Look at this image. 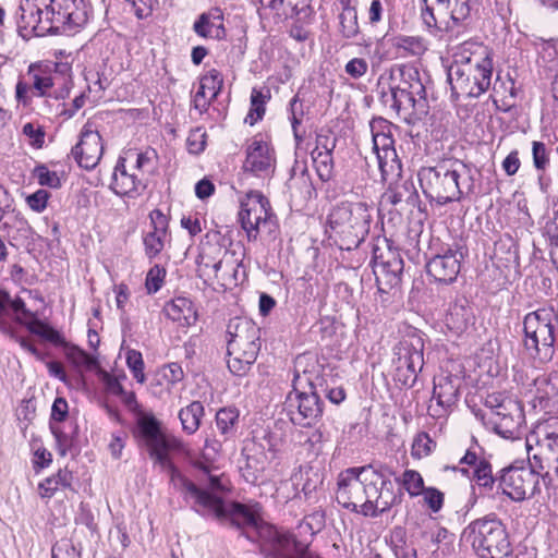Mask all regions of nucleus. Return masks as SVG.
<instances>
[{
  "mask_svg": "<svg viewBox=\"0 0 558 558\" xmlns=\"http://www.w3.org/2000/svg\"><path fill=\"white\" fill-rule=\"evenodd\" d=\"M140 433L145 441L150 459L170 476L173 488L181 493L187 502H191L196 512L202 515L214 517L218 520H229L236 526H257V510L242 504H226L215 494L225 489L222 477L204 466L208 476V492L196 486L183 476L172 463L169 452H187L186 444L178 436L163 432L160 422L154 416H144L138 421Z\"/></svg>",
  "mask_w": 558,
  "mask_h": 558,
  "instance_id": "nucleus-1",
  "label": "nucleus"
},
{
  "mask_svg": "<svg viewBox=\"0 0 558 558\" xmlns=\"http://www.w3.org/2000/svg\"><path fill=\"white\" fill-rule=\"evenodd\" d=\"M493 60L490 50L477 41H464L454 49L453 62L448 69L452 95L478 97L492 84Z\"/></svg>",
  "mask_w": 558,
  "mask_h": 558,
  "instance_id": "nucleus-2",
  "label": "nucleus"
},
{
  "mask_svg": "<svg viewBox=\"0 0 558 558\" xmlns=\"http://www.w3.org/2000/svg\"><path fill=\"white\" fill-rule=\"evenodd\" d=\"M418 180L425 196L439 205L459 202L475 189L474 172L462 162L422 168Z\"/></svg>",
  "mask_w": 558,
  "mask_h": 558,
  "instance_id": "nucleus-3",
  "label": "nucleus"
},
{
  "mask_svg": "<svg viewBox=\"0 0 558 558\" xmlns=\"http://www.w3.org/2000/svg\"><path fill=\"white\" fill-rule=\"evenodd\" d=\"M260 329L248 318L235 317L227 327V365L235 376H245L260 351Z\"/></svg>",
  "mask_w": 558,
  "mask_h": 558,
  "instance_id": "nucleus-4",
  "label": "nucleus"
},
{
  "mask_svg": "<svg viewBox=\"0 0 558 558\" xmlns=\"http://www.w3.org/2000/svg\"><path fill=\"white\" fill-rule=\"evenodd\" d=\"M530 464L545 476L558 475V417L538 422L525 438Z\"/></svg>",
  "mask_w": 558,
  "mask_h": 558,
  "instance_id": "nucleus-5",
  "label": "nucleus"
},
{
  "mask_svg": "<svg viewBox=\"0 0 558 558\" xmlns=\"http://www.w3.org/2000/svg\"><path fill=\"white\" fill-rule=\"evenodd\" d=\"M557 324L558 313L553 306L537 308L523 319L524 345L541 361H549L555 354Z\"/></svg>",
  "mask_w": 558,
  "mask_h": 558,
  "instance_id": "nucleus-6",
  "label": "nucleus"
},
{
  "mask_svg": "<svg viewBox=\"0 0 558 558\" xmlns=\"http://www.w3.org/2000/svg\"><path fill=\"white\" fill-rule=\"evenodd\" d=\"M480 558H511V545L502 523L495 519L472 522L463 533Z\"/></svg>",
  "mask_w": 558,
  "mask_h": 558,
  "instance_id": "nucleus-7",
  "label": "nucleus"
},
{
  "mask_svg": "<svg viewBox=\"0 0 558 558\" xmlns=\"http://www.w3.org/2000/svg\"><path fill=\"white\" fill-rule=\"evenodd\" d=\"M372 214L364 202H341L328 215L331 230L347 240L349 245H357L369 231Z\"/></svg>",
  "mask_w": 558,
  "mask_h": 558,
  "instance_id": "nucleus-8",
  "label": "nucleus"
},
{
  "mask_svg": "<svg viewBox=\"0 0 558 558\" xmlns=\"http://www.w3.org/2000/svg\"><path fill=\"white\" fill-rule=\"evenodd\" d=\"M365 469L364 486H366L368 504H364V515L377 517L399 501L391 480L393 472L384 465L369 464L365 465Z\"/></svg>",
  "mask_w": 558,
  "mask_h": 558,
  "instance_id": "nucleus-9",
  "label": "nucleus"
},
{
  "mask_svg": "<svg viewBox=\"0 0 558 558\" xmlns=\"http://www.w3.org/2000/svg\"><path fill=\"white\" fill-rule=\"evenodd\" d=\"M424 366V341L411 333L402 338L393 349V379L403 387H412Z\"/></svg>",
  "mask_w": 558,
  "mask_h": 558,
  "instance_id": "nucleus-10",
  "label": "nucleus"
},
{
  "mask_svg": "<svg viewBox=\"0 0 558 558\" xmlns=\"http://www.w3.org/2000/svg\"><path fill=\"white\" fill-rule=\"evenodd\" d=\"M486 407L492 410L490 422L494 430L506 439H515L524 423L523 409L517 400L500 392L486 397Z\"/></svg>",
  "mask_w": 558,
  "mask_h": 558,
  "instance_id": "nucleus-11",
  "label": "nucleus"
},
{
  "mask_svg": "<svg viewBox=\"0 0 558 558\" xmlns=\"http://www.w3.org/2000/svg\"><path fill=\"white\" fill-rule=\"evenodd\" d=\"M239 220L250 241L271 222L269 201L259 191H248L239 197Z\"/></svg>",
  "mask_w": 558,
  "mask_h": 558,
  "instance_id": "nucleus-12",
  "label": "nucleus"
},
{
  "mask_svg": "<svg viewBox=\"0 0 558 558\" xmlns=\"http://www.w3.org/2000/svg\"><path fill=\"white\" fill-rule=\"evenodd\" d=\"M426 8L422 12L424 23L428 27L449 31L465 21L471 13V0H425Z\"/></svg>",
  "mask_w": 558,
  "mask_h": 558,
  "instance_id": "nucleus-13",
  "label": "nucleus"
},
{
  "mask_svg": "<svg viewBox=\"0 0 558 558\" xmlns=\"http://www.w3.org/2000/svg\"><path fill=\"white\" fill-rule=\"evenodd\" d=\"M411 71L399 69L397 72L390 74L389 90L383 92V100L385 105L390 106L398 114H410L415 108V96L424 92V86L418 80L410 82L412 78Z\"/></svg>",
  "mask_w": 558,
  "mask_h": 558,
  "instance_id": "nucleus-14",
  "label": "nucleus"
},
{
  "mask_svg": "<svg viewBox=\"0 0 558 558\" xmlns=\"http://www.w3.org/2000/svg\"><path fill=\"white\" fill-rule=\"evenodd\" d=\"M365 473V465L342 471L338 476L336 492V499L342 507L363 515L364 504H368L366 486H364Z\"/></svg>",
  "mask_w": 558,
  "mask_h": 558,
  "instance_id": "nucleus-15",
  "label": "nucleus"
},
{
  "mask_svg": "<svg viewBox=\"0 0 558 558\" xmlns=\"http://www.w3.org/2000/svg\"><path fill=\"white\" fill-rule=\"evenodd\" d=\"M373 133V150L376 155L377 165L381 174V180L387 181L390 177L399 175L401 172V162L393 147V140L389 132V124L385 120L374 121L371 124Z\"/></svg>",
  "mask_w": 558,
  "mask_h": 558,
  "instance_id": "nucleus-16",
  "label": "nucleus"
},
{
  "mask_svg": "<svg viewBox=\"0 0 558 558\" xmlns=\"http://www.w3.org/2000/svg\"><path fill=\"white\" fill-rule=\"evenodd\" d=\"M539 473L531 464L521 468L510 466L504 470L499 478V486L510 499L522 501L534 495Z\"/></svg>",
  "mask_w": 558,
  "mask_h": 558,
  "instance_id": "nucleus-17",
  "label": "nucleus"
},
{
  "mask_svg": "<svg viewBox=\"0 0 558 558\" xmlns=\"http://www.w3.org/2000/svg\"><path fill=\"white\" fill-rule=\"evenodd\" d=\"M31 85L20 81L16 84V98L19 101L26 102L29 97L28 93L36 96H51L52 87L63 81V85H66V78L57 74L52 71L49 64L33 63L28 68L27 72Z\"/></svg>",
  "mask_w": 558,
  "mask_h": 558,
  "instance_id": "nucleus-18",
  "label": "nucleus"
},
{
  "mask_svg": "<svg viewBox=\"0 0 558 558\" xmlns=\"http://www.w3.org/2000/svg\"><path fill=\"white\" fill-rule=\"evenodd\" d=\"M461 379L446 372L434 377L433 397L427 408L432 417H445L450 408L457 402Z\"/></svg>",
  "mask_w": 558,
  "mask_h": 558,
  "instance_id": "nucleus-19",
  "label": "nucleus"
},
{
  "mask_svg": "<svg viewBox=\"0 0 558 558\" xmlns=\"http://www.w3.org/2000/svg\"><path fill=\"white\" fill-rule=\"evenodd\" d=\"M373 272L377 282L397 284L403 270V260L400 255L391 250L386 239L378 240L373 247Z\"/></svg>",
  "mask_w": 558,
  "mask_h": 558,
  "instance_id": "nucleus-20",
  "label": "nucleus"
},
{
  "mask_svg": "<svg viewBox=\"0 0 558 558\" xmlns=\"http://www.w3.org/2000/svg\"><path fill=\"white\" fill-rule=\"evenodd\" d=\"M288 403L292 422L301 426L313 425L323 414L320 399L314 391L290 393Z\"/></svg>",
  "mask_w": 558,
  "mask_h": 558,
  "instance_id": "nucleus-21",
  "label": "nucleus"
},
{
  "mask_svg": "<svg viewBox=\"0 0 558 558\" xmlns=\"http://www.w3.org/2000/svg\"><path fill=\"white\" fill-rule=\"evenodd\" d=\"M275 163V154L269 143L260 136H254L246 147V157L243 163L244 171L265 177L274 171Z\"/></svg>",
  "mask_w": 558,
  "mask_h": 558,
  "instance_id": "nucleus-22",
  "label": "nucleus"
},
{
  "mask_svg": "<svg viewBox=\"0 0 558 558\" xmlns=\"http://www.w3.org/2000/svg\"><path fill=\"white\" fill-rule=\"evenodd\" d=\"M110 189L119 196L135 198L146 189V179L128 169L123 161H118L112 172Z\"/></svg>",
  "mask_w": 558,
  "mask_h": 558,
  "instance_id": "nucleus-23",
  "label": "nucleus"
},
{
  "mask_svg": "<svg viewBox=\"0 0 558 558\" xmlns=\"http://www.w3.org/2000/svg\"><path fill=\"white\" fill-rule=\"evenodd\" d=\"M104 147L98 132L84 129L81 140L72 149V155L80 167L84 169L95 168L101 159Z\"/></svg>",
  "mask_w": 558,
  "mask_h": 558,
  "instance_id": "nucleus-24",
  "label": "nucleus"
},
{
  "mask_svg": "<svg viewBox=\"0 0 558 558\" xmlns=\"http://www.w3.org/2000/svg\"><path fill=\"white\" fill-rule=\"evenodd\" d=\"M47 0H40L46 8ZM52 14L57 23L62 24L65 31H75L87 22L84 9L76 0H49Z\"/></svg>",
  "mask_w": 558,
  "mask_h": 558,
  "instance_id": "nucleus-25",
  "label": "nucleus"
},
{
  "mask_svg": "<svg viewBox=\"0 0 558 558\" xmlns=\"http://www.w3.org/2000/svg\"><path fill=\"white\" fill-rule=\"evenodd\" d=\"M461 257L458 251L452 250L438 254L427 263V274L438 282L451 283L460 272Z\"/></svg>",
  "mask_w": 558,
  "mask_h": 558,
  "instance_id": "nucleus-26",
  "label": "nucleus"
},
{
  "mask_svg": "<svg viewBox=\"0 0 558 558\" xmlns=\"http://www.w3.org/2000/svg\"><path fill=\"white\" fill-rule=\"evenodd\" d=\"M153 230L143 238L145 254L148 258H154L160 254L165 247L168 238V217L160 210L154 209L149 214Z\"/></svg>",
  "mask_w": 558,
  "mask_h": 558,
  "instance_id": "nucleus-27",
  "label": "nucleus"
},
{
  "mask_svg": "<svg viewBox=\"0 0 558 558\" xmlns=\"http://www.w3.org/2000/svg\"><path fill=\"white\" fill-rule=\"evenodd\" d=\"M223 86V77L221 73L211 69L205 73L199 80V87L194 95V108L201 113L205 112L210 106L211 101L216 99Z\"/></svg>",
  "mask_w": 558,
  "mask_h": 558,
  "instance_id": "nucleus-28",
  "label": "nucleus"
},
{
  "mask_svg": "<svg viewBox=\"0 0 558 558\" xmlns=\"http://www.w3.org/2000/svg\"><path fill=\"white\" fill-rule=\"evenodd\" d=\"M194 32L203 38L222 39L226 36L223 14L214 8L202 13L193 25Z\"/></svg>",
  "mask_w": 558,
  "mask_h": 558,
  "instance_id": "nucleus-29",
  "label": "nucleus"
},
{
  "mask_svg": "<svg viewBox=\"0 0 558 558\" xmlns=\"http://www.w3.org/2000/svg\"><path fill=\"white\" fill-rule=\"evenodd\" d=\"M230 258L228 252L219 246L204 247L197 259L199 276H210L211 270L217 277Z\"/></svg>",
  "mask_w": 558,
  "mask_h": 558,
  "instance_id": "nucleus-30",
  "label": "nucleus"
},
{
  "mask_svg": "<svg viewBox=\"0 0 558 558\" xmlns=\"http://www.w3.org/2000/svg\"><path fill=\"white\" fill-rule=\"evenodd\" d=\"M535 386L539 405L548 411L558 410V372L537 378Z\"/></svg>",
  "mask_w": 558,
  "mask_h": 558,
  "instance_id": "nucleus-31",
  "label": "nucleus"
},
{
  "mask_svg": "<svg viewBox=\"0 0 558 558\" xmlns=\"http://www.w3.org/2000/svg\"><path fill=\"white\" fill-rule=\"evenodd\" d=\"M329 142L330 141L327 136H317V145L312 151L316 171L324 181H328L332 177L333 170L331 150L335 147V144L331 142V146H329Z\"/></svg>",
  "mask_w": 558,
  "mask_h": 558,
  "instance_id": "nucleus-32",
  "label": "nucleus"
},
{
  "mask_svg": "<svg viewBox=\"0 0 558 558\" xmlns=\"http://www.w3.org/2000/svg\"><path fill=\"white\" fill-rule=\"evenodd\" d=\"M163 312L168 318L179 323L181 326H191L197 319L193 303L183 296L168 302L163 307Z\"/></svg>",
  "mask_w": 558,
  "mask_h": 558,
  "instance_id": "nucleus-33",
  "label": "nucleus"
},
{
  "mask_svg": "<svg viewBox=\"0 0 558 558\" xmlns=\"http://www.w3.org/2000/svg\"><path fill=\"white\" fill-rule=\"evenodd\" d=\"M153 150L138 151L136 149H130L124 153V156H121L118 161H123L128 169L145 178V175L153 170Z\"/></svg>",
  "mask_w": 558,
  "mask_h": 558,
  "instance_id": "nucleus-34",
  "label": "nucleus"
},
{
  "mask_svg": "<svg viewBox=\"0 0 558 558\" xmlns=\"http://www.w3.org/2000/svg\"><path fill=\"white\" fill-rule=\"evenodd\" d=\"M263 8L272 10L277 16L292 19L304 12L308 0H260Z\"/></svg>",
  "mask_w": 558,
  "mask_h": 558,
  "instance_id": "nucleus-35",
  "label": "nucleus"
},
{
  "mask_svg": "<svg viewBox=\"0 0 558 558\" xmlns=\"http://www.w3.org/2000/svg\"><path fill=\"white\" fill-rule=\"evenodd\" d=\"M473 313L469 306L453 304L446 315V325L454 333H462L472 324Z\"/></svg>",
  "mask_w": 558,
  "mask_h": 558,
  "instance_id": "nucleus-36",
  "label": "nucleus"
},
{
  "mask_svg": "<svg viewBox=\"0 0 558 558\" xmlns=\"http://www.w3.org/2000/svg\"><path fill=\"white\" fill-rule=\"evenodd\" d=\"M204 416V407L199 401H193L185 408L179 411V420L182 425L183 432L187 435H193L201 426L202 417Z\"/></svg>",
  "mask_w": 558,
  "mask_h": 558,
  "instance_id": "nucleus-37",
  "label": "nucleus"
},
{
  "mask_svg": "<svg viewBox=\"0 0 558 558\" xmlns=\"http://www.w3.org/2000/svg\"><path fill=\"white\" fill-rule=\"evenodd\" d=\"M274 542L278 549L282 550L286 555L304 558L307 554V545L298 541L290 532L276 530L274 532Z\"/></svg>",
  "mask_w": 558,
  "mask_h": 558,
  "instance_id": "nucleus-38",
  "label": "nucleus"
},
{
  "mask_svg": "<svg viewBox=\"0 0 558 558\" xmlns=\"http://www.w3.org/2000/svg\"><path fill=\"white\" fill-rule=\"evenodd\" d=\"M400 57H420L427 50V44L420 36H398L393 41Z\"/></svg>",
  "mask_w": 558,
  "mask_h": 558,
  "instance_id": "nucleus-39",
  "label": "nucleus"
},
{
  "mask_svg": "<svg viewBox=\"0 0 558 558\" xmlns=\"http://www.w3.org/2000/svg\"><path fill=\"white\" fill-rule=\"evenodd\" d=\"M72 474L68 470H60L56 475L47 477L38 486L41 498H50L60 487L71 485Z\"/></svg>",
  "mask_w": 558,
  "mask_h": 558,
  "instance_id": "nucleus-40",
  "label": "nucleus"
},
{
  "mask_svg": "<svg viewBox=\"0 0 558 558\" xmlns=\"http://www.w3.org/2000/svg\"><path fill=\"white\" fill-rule=\"evenodd\" d=\"M239 421V411L235 408L220 409L216 414V425L227 438L233 436Z\"/></svg>",
  "mask_w": 558,
  "mask_h": 558,
  "instance_id": "nucleus-41",
  "label": "nucleus"
},
{
  "mask_svg": "<svg viewBox=\"0 0 558 558\" xmlns=\"http://www.w3.org/2000/svg\"><path fill=\"white\" fill-rule=\"evenodd\" d=\"M340 32L345 38H354L360 29L357 23V12L353 7L344 5L339 14Z\"/></svg>",
  "mask_w": 558,
  "mask_h": 558,
  "instance_id": "nucleus-42",
  "label": "nucleus"
},
{
  "mask_svg": "<svg viewBox=\"0 0 558 558\" xmlns=\"http://www.w3.org/2000/svg\"><path fill=\"white\" fill-rule=\"evenodd\" d=\"M65 355L68 360L77 368L90 371L97 366L96 357L86 353L84 350L76 345L66 347Z\"/></svg>",
  "mask_w": 558,
  "mask_h": 558,
  "instance_id": "nucleus-43",
  "label": "nucleus"
},
{
  "mask_svg": "<svg viewBox=\"0 0 558 558\" xmlns=\"http://www.w3.org/2000/svg\"><path fill=\"white\" fill-rule=\"evenodd\" d=\"M400 482L403 488L411 497L421 496L424 492V481L422 475L415 470H405L402 473Z\"/></svg>",
  "mask_w": 558,
  "mask_h": 558,
  "instance_id": "nucleus-44",
  "label": "nucleus"
},
{
  "mask_svg": "<svg viewBox=\"0 0 558 558\" xmlns=\"http://www.w3.org/2000/svg\"><path fill=\"white\" fill-rule=\"evenodd\" d=\"M126 365L132 372L134 378L140 384H144L146 380V376L144 374V361L142 353L134 349H128L126 354Z\"/></svg>",
  "mask_w": 558,
  "mask_h": 558,
  "instance_id": "nucleus-45",
  "label": "nucleus"
},
{
  "mask_svg": "<svg viewBox=\"0 0 558 558\" xmlns=\"http://www.w3.org/2000/svg\"><path fill=\"white\" fill-rule=\"evenodd\" d=\"M435 446L436 444L427 433H418L412 442V456L416 459L427 457Z\"/></svg>",
  "mask_w": 558,
  "mask_h": 558,
  "instance_id": "nucleus-46",
  "label": "nucleus"
},
{
  "mask_svg": "<svg viewBox=\"0 0 558 558\" xmlns=\"http://www.w3.org/2000/svg\"><path fill=\"white\" fill-rule=\"evenodd\" d=\"M165 277L166 269L163 267L159 265H155L154 267H151L148 270L145 279V288L147 290V293L154 294L158 292L165 282Z\"/></svg>",
  "mask_w": 558,
  "mask_h": 558,
  "instance_id": "nucleus-47",
  "label": "nucleus"
},
{
  "mask_svg": "<svg viewBox=\"0 0 558 558\" xmlns=\"http://www.w3.org/2000/svg\"><path fill=\"white\" fill-rule=\"evenodd\" d=\"M474 480L481 487L493 488L495 478L493 476L492 465L486 460L482 459L476 464L474 469Z\"/></svg>",
  "mask_w": 558,
  "mask_h": 558,
  "instance_id": "nucleus-48",
  "label": "nucleus"
},
{
  "mask_svg": "<svg viewBox=\"0 0 558 558\" xmlns=\"http://www.w3.org/2000/svg\"><path fill=\"white\" fill-rule=\"evenodd\" d=\"M207 134L203 128L191 130L186 138V146L191 154L198 155L206 147Z\"/></svg>",
  "mask_w": 558,
  "mask_h": 558,
  "instance_id": "nucleus-49",
  "label": "nucleus"
},
{
  "mask_svg": "<svg viewBox=\"0 0 558 558\" xmlns=\"http://www.w3.org/2000/svg\"><path fill=\"white\" fill-rule=\"evenodd\" d=\"M251 105L252 108L245 118V122L250 125H254L265 113L264 100L260 92L253 89L251 95Z\"/></svg>",
  "mask_w": 558,
  "mask_h": 558,
  "instance_id": "nucleus-50",
  "label": "nucleus"
},
{
  "mask_svg": "<svg viewBox=\"0 0 558 558\" xmlns=\"http://www.w3.org/2000/svg\"><path fill=\"white\" fill-rule=\"evenodd\" d=\"M10 303L12 310L14 311L16 318L25 324H28L33 320V314L25 308L24 302L21 299L10 300V296L7 292L2 291V310L5 305Z\"/></svg>",
  "mask_w": 558,
  "mask_h": 558,
  "instance_id": "nucleus-51",
  "label": "nucleus"
},
{
  "mask_svg": "<svg viewBox=\"0 0 558 558\" xmlns=\"http://www.w3.org/2000/svg\"><path fill=\"white\" fill-rule=\"evenodd\" d=\"M34 174L40 185L58 189L61 186V180L56 171H50L46 166L35 168Z\"/></svg>",
  "mask_w": 558,
  "mask_h": 558,
  "instance_id": "nucleus-52",
  "label": "nucleus"
},
{
  "mask_svg": "<svg viewBox=\"0 0 558 558\" xmlns=\"http://www.w3.org/2000/svg\"><path fill=\"white\" fill-rule=\"evenodd\" d=\"M222 453V444L215 437H207L205 439L202 457L206 462H216Z\"/></svg>",
  "mask_w": 558,
  "mask_h": 558,
  "instance_id": "nucleus-53",
  "label": "nucleus"
},
{
  "mask_svg": "<svg viewBox=\"0 0 558 558\" xmlns=\"http://www.w3.org/2000/svg\"><path fill=\"white\" fill-rule=\"evenodd\" d=\"M52 558H80V554L69 539L57 542L51 550Z\"/></svg>",
  "mask_w": 558,
  "mask_h": 558,
  "instance_id": "nucleus-54",
  "label": "nucleus"
},
{
  "mask_svg": "<svg viewBox=\"0 0 558 558\" xmlns=\"http://www.w3.org/2000/svg\"><path fill=\"white\" fill-rule=\"evenodd\" d=\"M424 502L433 511L438 512L444 505V494L434 487L424 488L422 493Z\"/></svg>",
  "mask_w": 558,
  "mask_h": 558,
  "instance_id": "nucleus-55",
  "label": "nucleus"
},
{
  "mask_svg": "<svg viewBox=\"0 0 558 558\" xmlns=\"http://www.w3.org/2000/svg\"><path fill=\"white\" fill-rule=\"evenodd\" d=\"M23 134L31 141V145L40 148L45 142V131L41 126H36L34 123H26L23 126Z\"/></svg>",
  "mask_w": 558,
  "mask_h": 558,
  "instance_id": "nucleus-56",
  "label": "nucleus"
},
{
  "mask_svg": "<svg viewBox=\"0 0 558 558\" xmlns=\"http://www.w3.org/2000/svg\"><path fill=\"white\" fill-rule=\"evenodd\" d=\"M368 63L363 58H353L344 66L345 73L352 78H360L366 74Z\"/></svg>",
  "mask_w": 558,
  "mask_h": 558,
  "instance_id": "nucleus-57",
  "label": "nucleus"
},
{
  "mask_svg": "<svg viewBox=\"0 0 558 558\" xmlns=\"http://www.w3.org/2000/svg\"><path fill=\"white\" fill-rule=\"evenodd\" d=\"M533 163L536 169L544 170L548 162V154L545 144L542 142H533L532 145Z\"/></svg>",
  "mask_w": 558,
  "mask_h": 558,
  "instance_id": "nucleus-58",
  "label": "nucleus"
},
{
  "mask_svg": "<svg viewBox=\"0 0 558 558\" xmlns=\"http://www.w3.org/2000/svg\"><path fill=\"white\" fill-rule=\"evenodd\" d=\"M161 377L170 385H175L184 377L182 367L178 363H169L161 368Z\"/></svg>",
  "mask_w": 558,
  "mask_h": 558,
  "instance_id": "nucleus-59",
  "label": "nucleus"
},
{
  "mask_svg": "<svg viewBox=\"0 0 558 558\" xmlns=\"http://www.w3.org/2000/svg\"><path fill=\"white\" fill-rule=\"evenodd\" d=\"M32 331L53 343H59L62 340L61 335L56 329L41 322H36Z\"/></svg>",
  "mask_w": 558,
  "mask_h": 558,
  "instance_id": "nucleus-60",
  "label": "nucleus"
},
{
  "mask_svg": "<svg viewBox=\"0 0 558 558\" xmlns=\"http://www.w3.org/2000/svg\"><path fill=\"white\" fill-rule=\"evenodd\" d=\"M49 193L38 190L26 198L27 205L35 211L41 213L47 207Z\"/></svg>",
  "mask_w": 558,
  "mask_h": 558,
  "instance_id": "nucleus-61",
  "label": "nucleus"
},
{
  "mask_svg": "<svg viewBox=\"0 0 558 558\" xmlns=\"http://www.w3.org/2000/svg\"><path fill=\"white\" fill-rule=\"evenodd\" d=\"M69 412V405L64 398H56L51 407V418L57 422H63Z\"/></svg>",
  "mask_w": 558,
  "mask_h": 558,
  "instance_id": "nucleus-62",
  "label": "nucleus"
},
{
  "mask_svg": "<svg viewBox=\"0 0 558 558\" xmlns=\"http://www.w3.org/2000/svg\"><path fill=\"white\" fill-rule=\"evenodd\" d=\"M494 92L499 95L502 100H506L508 97L514 98L517 96L514 82L511 78H508L507 82L496 83L494 85Z\"/></svg>",
  "mask_w": 558,
  "mask_h": 558,
  "instance_id": "nucleus-63",
  "label": "nucleus"
},
{
  "mask_svg": "<svg viewBox=\"0 0 558 558\" xmlns=\"http://www.w3.org/2000/svg\"><path fill=\"white\" fill-rule=\"evenodd\" d=\"M52 461L51 453L45 448H38L34 452V468L38 471L47 468Z\"/></svg>",
  "mask_w": 558,
  "mask_h": 558,
  "instance_id": "nucleus-64",
  "label": "nucleus"
}]
</instances>
